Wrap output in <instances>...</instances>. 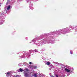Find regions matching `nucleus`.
I'll return each mask as SVG.
<instances>
[{"label": "nucleus", "instance_id": "nucleus-1", "mask_svg": "<svg viewBox=\"0 0 77 77\" xmlns=\"http://www.w3.org/2000/svg\"><path fill=\"white\" fill-rule=\"evenodd\" d=\"M65 70L67 72H70V70L66 68L65 69Z\"/></svg>", "mask_w": 77, "mask_h": 77}, {"label": "nucleus", "instance_id": "nucleus-2", "mask_svg": "<svg viewBox=\"0 0 77 77\" xmlns=\"http://www.w3.org/2000/svg\"><path fill=\"white\" fill-rule=\"evenodd\" d=\"M19 70H20V72H23V69L20 68L19 69Z\"/></svg>", "mask_w": 77, "mask_h": 77}, {"label": "nucleus", "instance_id": "nucleus-3", "mask_svg": "<svg viewBox=\"0 0 77 77\" xmlns=\"http://www.w3.org/2000/svg\"><path fill=\"white\" fill-rule=\"evenodd\" d=\"M51 63H50V62H48L46 63V64H47L48 65H50Z\"/></svg>", "mask_w": 77, "mask_h": 77}, {"label": "nucleus", "instance_id": "nucleus-4", "mask_svg": "<svg viewBox=\"0 0 77 77\" xmlns=\"http://www.w3.org/2000/svg\"><path fill=\"white\" fill-rule=\"evenodd\" d=\"M11 8V6L10 5H9L7 8V10H9V9Z\"/></svg>", "mask_w": 77, "mask_h": 77}, {"label": "nucleus", "instance_id": "nucleus-5", "mask_svg": "<svg viewBox=\"0 0 77 77\" xmlns=\"http://www.w3.org/2000/svg\"><path fill=\"white\" fill-rule=\"evenodd\" d=\"M24 75L25 77H27L28 76V74L27 73H25Z\"/></svg>", "mask_w": 77, "mask_h": 77}, {"label": "nucleus", "instance_id": "nucleus-6", "mask_svg": "<svg viewBox=\"0 0 77 77\" xmlns=\"http://www.w3.org/2000/svg\"><path fill=\"white\" fill-rule=\"evenodd\" d=\"M26 71H29V69L26 68V69H25Z\"/></svg>", "mask_w": 77, "mask_h": 77}, {"label": "nucleus", "instance_id": "nucleus-7", "mask_svg": "<svg viewBox=\"0 0 77 77\" xmlns=\"http://www.w3.org/2000/svg\"><path fill=\"white\" fill-rule=\"evenodd\" d=\"M34 76L35 77H37V75H36V74H35L34 75Z\"/></svg>", "mask_w": 77, "mask_h": 77}, {"label": "nucleus", "instance_id": "nucleus-8", "mask_svg": "<svg viewBox=\"0 0 77 77\" xmlns=\"http://www.w3.org/2000/svg\"><path fill=\"white\" fill-rule=\"evenodd\" d=\"M33 68L35 69H36V68L37 67H36V66H34Z\"/></svg>", "mask_w": 77, "mask_h": 77}, {"label": "nucleus", "instance_id": "nucleus-9", "mask_svg": "<svg viewBox=\"0 0 77 77\" xmlns=\"http://www.w3.org/2000/svg\"><path fill=\"white\" fill-rule=\"evenodd\" d=\"M7 74H8V75H9L10 73L9 72H7Z\"/></svg>", "mask_w": 77, "mask_h": 77}, {"label": "nucleus", "instance_id": "nucleus-10", "mask_svg": "<svg viewBox=\"0 0 77 77\" xmlns=\"http://www.w3.org/2000/svg\"><path fill=\"white\" fill-rule=\"evenodd\" d=\"M29 64H30V65H31V64H32V62H29Z\"/></svg>", "mask_w": 77, "mask_h": 77}, {"label": "nucleus", "instance_id": "nucleus-11", "mask_svg": "<svg viewBox=\"0 0 77 77\" xmlns=\"http://www.w3.org/2000/svg\"><path fill=\"white\" fill-rule=\"evenodd\" d=\"M2 3L1 2H0V6H1V5H2Z\"/></svg>", "mask_w": 77, "mask_h": 77}, {"label": "nucleus", "instance_id": "nucleus-12", "mask_svg": "<svg viewBox=\"0 0 77 77\" xmlns=\"http://www.w3.org/2000/svg\"><path fill=\"white\" fill-rule=\"evenodd\" d=\"M56 77H58V76L57 75H56Z\"/></svg>", "mask_w": 77, "mask_h": 77}, {"label": "nucleus", "instance_id": "nucleus-13", "mask_svg": "<svg viewBox=\"0 0 77 77\" xmlns=\"http://www.w3.org/2000/svg\"><path fill=\"white\" fill-rule=\"evenodd\" d=\"M71 54H72V52L71 51L70 52Z\"/></svg>", "mask_w": 77, "mask_h": 77}, {"label": "nucleus", "instance_id": "nucleus-14", "mask_svg": "<svg viewBox=\"0 0 77 77\" xmlns=\"http://www.w3.org/2000/svg\"><path fill=\"white\" fill-rule=\"evenodd\" d=\"M8 2H7V3H8Z\"/></svg>", "mask_w": 77, "mask_h": 77}]
</instances>
